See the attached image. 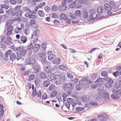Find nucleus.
I'll use <instances>...</instances> for the list:
<instances>
[{"instance_id":"nucleus-1","label":"nucleus","mask_w":121,"mask_h":121,"mask_svg":"<svg viewBox=\"0 0 121 121\" xmlns=\"http://www.w3.org/2000/svg\"><path fill=\"white\" fill-rule=\"evenodd\" d=\"M74 88L73 85L70 83H66L63 86V88L65 90H71Z\"/></svg>"},{"instance_id":"nucleus-2","label":"nucleus","mask_w":121,"mask_h":121,"mask_svg":"<svg viewBox=\"0 0 121 121\" xmlns=\"http://www.w3.org/2000/svg\"><path fill=\"white\" fill-rule=\"evenodd\" d=\"M55 83L57 85H59L61 82V77L60 75H55Z\"/></svg>"},{"instance_id":"nucleus-3","label":"nucleus","mask_w":121,"mask_h":121,"mask_svg":"<svg viewBox=\"0 0 121 121\" xmlns=\"http://www.w3.org/2000/svg\"><path fill=\"white\" fill-rule=\"evenodd\" d=\"M17 51L20 52L22 56H24L27 52V50L26 49H24L23 47H18Z\"/></svg>"},{"instance_id":"nucleus-4","label":"nucleus","mask_w":121,"mask_h":121,"mask_svg":"<svg viewBox=\"0 0 121 121\" xmlns=\"http://www.w3.org/2000/svg\"><path fill=\"white\" fill-rule=\"evenodd\" d=\"M23 13L22 10H20L17 12L14 11V12L13 13V14L14 16L16 15L17 18H20L22 16V14Z\"/></svg>"},{"instance_id":"nucleus-5","label":"nucleus","mask_w":121,"mask_h":121,"mask_svg":"<svg viewBox=\"0 0 121 121\" xmlns=\"http://www.w3.org/2000/svg\"><path fill=\"white\" fill-rule=\"evenodd\" d=\"M98 100V99L96 96L95 97L93 95L90 96L88 98V100L90 102H96Z\"/></svg>"},{"instance_id":"nucleus-6","label":"nucleus","mask_w":121,"mask_h":121,"mask_svg":"<svg viewBox=\"0 0 121 121\" xmlns=\"http://www.w3.org/2000/svg\"><path fill=\"white\" fill-rule=\"evenodd\" d=\"M40 30L38 29L35 30L33 32V34L32 35L31 38H33L35 37H38L40 34Z\"/></svg>"},{"instance_id":"nucleus-7","label":"nucleus","mask_w":121,"mask_h":121,"mask_svg":"<svg viewBox=\"0 0 121 121\" xmlns=\"http://www.w3.org/2000/svg\"><path fill=\"white\" fill-rule=\"evenodd\" d=\"M102 115H99L98 116L97 119L99 121H104L105 118L104 117H106L107 114L106 113H102Z\"/></svg>"},{"instance_id":"nucleus-8","label":"nucleus","mask_w":121,"mask_h":121,"mask_svg":"<svg viewBox=\"0 0 121 121\" xmlns=\"http://www.w3.org/2000/svg\"><path fill=\"white\" fill-rule=\"evenodd\" d=\"M33 68L34 72L37 73L39 71L40 67L39 64H36L33 66Z\"/></svg>"},{"instance_id":"nucleus-9","label":"nucleus","mask_w":121,"mask_h":121,"mask_svg":"<svg viewBox=\"0 0 121 121\" xmlns=\"http://www.w3.org/2000/svg\"><path fill=\"white\" fill-rule=\"evenodd\" d=\"M67 101L69 103H71L73 107H74L76 104L75 102V100L71 98H68L67 99Z\"/></svg>"},{"instance_id":"nucleus-10","label":"nucleus","mask_w":121,"mask_h":121,"mask_svg":"<svg viewBox=\"0 0 121 121\" xmlns=\"http://www.w3.org/2000/svg\"><path fill=\"white\" fill-rule=\"evenodd\" d=\"M35 60L34 59L31 58L28 60L27 63V64L32 65L35 64Z\"/></svg>"},{"instance_id":"nucleus-11","label":"nucleus","mask_w":121,"mask_h":121,"mask_svg":"<svg viewBox=\"0 0 121 121\" xmlns=\"http://www.w3.org/2000/svg\"><path fill=\"white\" fill-rule=\"evenodd\" d=\"M55 75H54L53 73L49 75L48 77V79L49 81H52L54 80L55 78Z\"/></svg>"},{"instance_id":"nucleus-12","label":"nucleus","mask_w":121,"mask_h":121,"mask_svg":"<svg viewBox=\"0 0 121 121\" xmlns=\"http://www.w3.org/2000/svg\"><path fill=\"white\" fill-rule=\"evenodd\" d=\"M111 9V8L109 4H104V10L105 11H110Z\"/></svg>"},{"instance_id":"nucleus-13","label":"nucleus","mask_w":121,"mask_h":121,"mask_svg":"<svg viewBox=\"0 0 121 121\" xmlns=\"http://www.w3.org/2000/svg\"><path fill=\"white\" fill-rule=\"evenodd\" d=\"M33 47L34 52H36L39 49L40 46L39 44H36L33 46Z\"/></svg>"},{"instance_id":"nucleus-14","label":"nucleus","mask_w":121,"mask_h":121,"mask_svg":"<svg viewBox=\"0 0 121 121\" xmlns=\"http://www.w3.org/2000/svg\"><path fill=\"white\" fill-rule=\"evenodd\" d=\"M67 8V6L62 5L60 6L58 8L59 10L61 12H63L66 10Z\"/></svg>"},{"instance_id":"nucleus-15","label":"nucleus","mask_w":121,"mask_h":121,"mask_svg":"<svg viewBox=\"0 0 121 121\" xmlns=\"http://www.w3.org/2000/svg\"><path fill=\"white\" fill-rule=\"evenodd\" d=\"M53 70V69H51V67L50 66L46 67L45 68V71L48 73H51L52 70Z\"/></svg>"},{"instance_id":"nucleus-16","label":"nucleus","mask_w":121,"mask_h":121,"mask_svg":"<svg viewBox=\"0 0 121 121\" xmlns=\"http://www.w3.org/2000/svg\"><path fill=\"white\" fill-rule=\"evenodd\" d=\"M60 17L61 19L65 20L68 19V17L66 16V15L64 13L60 14Z\"/></svg>"},{"instance_id":"nucleus-17","label":"nucleus","mask_w":121,"mask_h":121,"mask_svg":"<svg viewBox=\"0 0 121 121\" xmlns=\"http://www.w3.org/2000/svg\"><path fill=\"white\" fill-rule=\"evenodd\" d=\"M52 62L53 64H58L60 62V59L59 58H56L52 60Z\"/></svg>"},{"instance_id":"nucleus-18","label":"nucleus","mask_w":121,"mask_h":121,"mask_svg":"<svg viewBox=\"0 0 121 121\" xmlns=\"http://www.w3.org/2000/svg\"><path fill=\"white\" fill-rule=\"evenodd\" d=\"M16 58L15 54L14 53H11L10 56V58L11 60L13 61Z\"/></svg>"},{"instance_id":"nucleus-19","label":"nucleus","mask_w":121,"mask_h":121,"mask_svg":"<svg viewBox=\"0 0 121 121\" xmlns=\"http://www.w3.org/2000/svg\"><path fill=\"white\" fill-rule=\"evenodd\" d=\"M14 12V11H13V9L12 8H10L9 10L6 11V13L8 15H9L11 14L13 16H14V15L13 14Z\"/></svg>"},{"instance_id":"nucleus-20","label":"nucleus","mask_w":121,"mask_h":121,"mask_svg":"<svg viewBox=\"0 0 121 121\" xmlns=\"http://www.w3.org/2000/svg\"><path fill=\"white\" fill-rule=\"evenodd\" d=\"M56 57V55L54 54H49L48 56V59L49 60H51Z\"/></svg>"},{"instance_id":"nucleus-21","label":"nucleus","mask_w":121,"mask_h":121,"mask_svg":"<svg viewBox=\"0 0 121 121\" xmlns=\"http://www.w3.org/2000/svg\"><path fill=\"white\" fill-rule=\"evenodd\" d=\"M109 5L110 6L111 9L112 8L115 9L116 8V6L115 4L112 1H110L109 2Z\"/></svg>"},{"instance_id":"nucleus-22","label":"nucleus","mask_w":121,"mask_h":121,"mask_svg":"<svg viewBox=\"0 0 121 121\" xmlns=\"http://www.w3.org/2000/svg\"><path fill=\"white\" fill-rule=\"evenodd\" d=\"M104 10V8L103 7H99L97 9L96 11L98 13H101L103 12Z\"/></svg>"},{"instance_id":"nucleus-23","label":"nucleus","mask_w":121,"mask_h":121,"mask_svg":"<svg viewBox=\"0 0 121 121\" xmlns=\"http://www.w3.org/2000/svg\"><path fill=\"white\" fill-rule=\"evenodd\" d=\"M111 97L112 99H119L120 98L119 96L116 95L114 93L112 94L111 95Z\"/></svg>"},{"instance_id":"nucleus-24","label":"nucleus","mask_w":121,"mask_h":121,"mask_svg":"<svg viewBox=\"0 0 121 121\" xmlns=\"http://www.w3.org/2000/svg\"><path fill=\"white\" fill-rule=\"evenodd\" d=\"M77 2V0H75L72 3L69 5V7L70 8H75Z\"/></svg>"},{"instance_id":"nucleus-25","label":"nucleus","mask_w":121,"mask_h":121,"mask_svg":"<svg viewBox=\"0 0 121 121\" xmlns=\"http://www.w3.org/2000/svg\"><path fill=\"white\" fill-rule=\"evenodd\" d=\"M59 68L60 69L63 71H66L67 69V67L63 65H60L59 67Z\"/></svg>"},{"instance_id":"nucleus-26","label":"nucleus","mask_w":121,"mask_h":121,"mask_svg":"<svg viewBox=\"0 0 121 121\" xmlns=\"http://www.w3.org/2000/svg\"><path fill=\"white\" fill-rule=\"evenodd\" d=\"M117 91L115 89H113L112 90V92L116 94V95L119 96L121 94V90Z\"/></svg>"},{"instance_id":"nucleus-27","label":"nucleus","mask_w":121,"mask_h":121,"mask_svg":"<svg viewBox=\"0 0 121 121\" xmlns=\"http://www.w3.org/2000/svg\"><path fill=\"white\" fill-rule=\"evenodd\" d=\"M119 84L115 86V88L118 90H121V79L119 80Z\"/></svg>"},{"instance_id":"nucleus-28","label":"nucleus","mask_w":121,"mask_h":121,"mask_svg":"<svg viewBox=\"0 0 121 121\" xmlns=\"http://www.w3.org/2000/svg\"><path fill=\"white\" fill-rule=\"evenodd\" d=\"M21 41L23 42V43H25L27 41V38L25 36H21L20 38Z\"/></svg>"},{"instance_id":"nucleus-29","label":"nucleus","mask_w":121,"mask_h":121,"mask_svg":"<svg viewBox=\"0 0 121 121\" xmlns=\"http://www.w3.org/2000/svg\"><path fill=\"white\" fill-rule=\"evenodd\" d=\"M40 77L44 79H45L47 77L45 74L43 72H41L40 74Z\"/></svg>"},{"instance_id":"nucleus-30","label":"nucleus","mask_w":121,"mask_h":121,"mask_svg":"<svg viewBox=\"0 0 121 121\" xmlns=\"http://www.w3.org/2000/svg\"><path fill=\"white\" fill-rule=\"evenodd\" d=\"M108 73L107 71H103L101 72V75L102 76L105 77L108 76Z\"/></svg>"},{"instance_id":"nucleus-31","label":"nucleus","mask_w":121,"mask_h":121,"mask_svg":"<svg viewBox=\"0 0 121 121\" xmlns=\"http://www.w3.org/2000/svg\"><path fill=\"white\" fill-rule=\"evenodd\" d=\"M104 97L105 99H108L109 97L108 92L107 91H105L104 92Z\"/></svg>"},{"instance_id":"nucleus-32","label":"nucleus","mask_w":121,"mask_h":121,"mask_svg":"<svg viewBox=\"0 0 121 121\" xmlns=\"http://www.w3.org/2000/svg\"><path fill=\"white\" fill-rule=\"evenodd\" d=\"M57 93V91H52L50 95V97L53 98L55 97Z\"/></svg>"},{"instance_id":"nucleus-33","label":"nucleus","mask_w":121,"mask_h":121,"mask_svg":"<svg viewBox=\"0 0 121 121\" xmlns=\"http://www.w3.org/2000/svg\"><path fill=\"white\" fill-rule=\"evenodd\" d=\"M50 83L49 81L48 80L45 81L43 83L44 86L45 87H47L50 84Z\"/></svg>"},{"instance_id":"nucleus-34","label":"nucleus","mask_w":121,"mask_h":121,"mask_svg":"<svg viewBox=\"0 0 121 121\" xmlns=\"http://www.w3.org/2000/svg\"><path fill=\"white\" fill-rule=\"evenodd\" d=\"M46 56L43 57V58H41V63L43 64L47 63V61L46 59Z\"/></svg>"},{"instance_id":"nucleus-35","label":"nucleus","mask_w":121,"mask_h":121,"mask_svg":"<svg viewBox=\"0 0 121 121\" xmlns=\"http://www.w3.org/2000/svg\"><path fill=\"white\" fill-rule=\"evenodd\" d=\"M33 45L32 43H31L26 47V48L28 50L33 49Z\"/></svg>"},{"instance_id":"nucleus-36","label":"nucleus","mask_w":121,"mask_h":121,"mask_svg":"<svg viewBox=\"0 0 121 121\" xmlns=\"http://www.w3.org/2000/svg\"><path fill=\"white\" fill-rule=\"evenodd\" d=\"M21 6L20 5L17 6L13 8V10L16 12L18 10L19 11L21 8Z\"/></svg>"},{"instance_id":"nucleus-37","label":"nucleus","mask_w":121,"mask_h":121,"mask_svg":"<svg viewBox=\"0 0 121 121\" xmlns=\"http://www.w3.org/2000/svg\"><path fill=\"white\" fill-rule=\"evenodd\" d=\"M81 99L83 102H87V98L85 95H83L81 98Z\"/></svg>"},{"instance_id":"nucleus-38","label":"nucleus","mask_w":121,"mask_h":121,"mask_svg":"<svg viewBox=\"0 0 121 121\" xmlns=\"http://www.w3.org/2000/svg\"><path fill=\"white\" fill-rule=\"evenodd\" d=\"M38 14L41 17H43L44 14L43 12L41 10H39L38 11Z\"/></svg>"},{"instance_id":"nucleus-39","label":"nucleus","mask_w":121,"mask_h":121,"mask_svg":"<svg viewBox=\"0 0 121 121\" xmlns=\"http://www.w3.org/2000/svg\"><path fill=\"white\" fill-rule=\"evenodd\" d=\"M112 84L106 83L105 84V86L107 88H109L112 87Z\"/></svg>"},{"instance_id":"nucleus-40","label":"nucleus","mask_w":121,"mask_h":121,"mask_svg":"<svg viewBox=\"0 0 121 121\" xmlns=\"http://www.w3.org/2000/svg\"><path fill=\"white\" fill-rule=\"evenodd\" d=\"M88 12L87 11L85 12L83 14V16L84 18L86 19L88 18Z\"/></svg>"},{"instance_id":"nucleus-41","label":"nucleus","mask_w":121,"mask_h":121,"mask_svg":"<svg viewBox=\"0 0 121 121\" xmlns=\"http://www.w3.org/2000/svg\"><path fill=\"white\" fill-rule=\"evenodd\" d=\"M114 81L111 79V78H109V79L108 80L107 83L112 84L114 83Z\"/></svg>"},{"instance_id":"nucleus-42","label":"nucleus","mask_w":121,"mask_h":121,"mask_svg":"<svg viewBox=\"0 0 121 121\" xmlns=\"http://www.w3.org/2000/svg\"><path fill=\"white\" fill-rule=\"evenodd\" d=\"M12 23V21L11 20H9L7 22L6 24V26H10Z\"/></svg>"},{"instance_id":"nucleus-43","label":"nucleus","mask_w":121,"mask_h":121,"mask_svg":"<svg viewBox=\"0 0 121 121\" xmlns=\"http://www.w3.org/2000/svg\"><path fill=\"white\" fill-rule=\"evenodd\" d=\"M96 13V11L95 9H92L90 10V14L92 15H95V14Z\"/></svg>"},{"instance_id":"nucleus-44","label":"nucleus","mask_w":121,"mask_h":121,"mask_svg":"<svg viewBox=\"0 0 121 121\" xmlns=\"http://www.w3.org/2000/svg\"><path fill=\"white\" fill-rule=\"evenodd\" d=\"M29 17L30 18H33L34 19H36V16L35 15L32 14L29 15Z\"/></svg>"},{"instance_id":"nucleus-45","label":"nucleus","mask_w":121,"mask_h":121,"mask_svg":"<svg viewBox=\"0 0 121 121\" xmlns=\"http://www.w3.org/2000/svg\"><path fill=\"white\" fill-rule=\"evenodd\" d=\"M76 88L77 90L79 91L82 88V86L81 85H77L76 86Z\"/></svg>"},{"instance_id":"nucleus-46","label":"nucleus","mask_w":121,"mask_h":121,"mask_svg":"<svg viewBox=\"0 0 121 121\" xmlns=\"http://www.w3.org/2000/svg\"><path fill=\"white\" fill-rule=\"evenodd\" d=\"M94 15H92L89 14V16L88 17V18L90 19L91 20H93L96 19L95 17H94Z\"/></svg>"},{"instance_id":"nucleus-47","label":"nucleus","mask_w":121,"mask_h":121,"mask_svg":"<svg viewBox=\"0 0 121 121\" xmlns=\"http://www.w3.org/2000/svg\"><path fill=\"white\" fill-rule=\"evenodd\" d=\"M38 56L41 59L46 56L45 54L43 53H39L38 54Z\"/></svg>"},{"instance_id":"nucleus-48","label":"nucleus","mask_w":121,"mask_h":121,"mask_svg":"<svg viewBox=\"0 0 121 121\" xmlns=\"http://www.w3.org/2000/svg\"><path fill=\"white\" fill-rule=\"evenodd\" d=\"M33 91L32 95L33 96H35L37 95V92L36 91V89L35 88V89L33 90Z\"/></svg>"},{"instance_id":"nucleus-49","label":"nucleus","mask_w":121,"mask_h":121,"mask_svg":"<svg viewBox=\"0 0 121 121\" xmlns=\"http://www.w3.org/2000/svg\"><path fill=\"white\" fill-rule=\"evenodd\" d=\"M49 90L52 91L55 88V86L54 85H51L49 87Z\"/></svg>"},{"instance_id":"nucleus-50","label":"nucleus","mask_w":121,"mask_h":121,"mask_svg":"<svg viewBox=\"0 0 121 121\" xmlns=\"http://www.w3.org/2000/svg\"><path fill=\"white\" fill-rule=\"evenodd\" d=\"M41 48L44 50L46 49V45L44 43H43L41 44Z\"/></svg>"},{"instance_id":"nucleus-51","label":"nucleus","mask_w":121,"mask_h":121,"mask_svg":"<svg viewBox=\"0 0 121 121\" xmlns=\"http://www.w3.org/2000/svg\"><path fill=\"white\" fill-rule=\"evenodd\" d=\"M17 60H18L20 59L22 57V56L20 54L17 52Z\"/></svg>"},{"instance_id":"nucleus-52","label":"nucleus","mask_w":121,"mask_h":121,"mask_svg":"<svg viewBox=\"0 0 121 121\" xmlns=\"http://www.w3.org/2000/svg\"><path fill=\"white\" fill-rule=\"evenodd\" d=\"M76 110L78 112L81 111L83 110V109L82 108L79 107L76 108Z\"/></svg>"},{"instance_id":"nucleus-53","label":"nucleus","mask_w":121,"mask_h":121,"mask_svg":"<svg viewBox=\"0 0 121 121\" xmlns=\"http://www.w3.org/2000/svg\"><path fill=\"white\" fill-rule=\"evenodd\" d=\"M119 74V72L118 71H116L112 73L113 75L115 77H117Z\"/></svg>"},{"instance_id":"nucleus-54","label":"nucleus","mask_w":121,"mask_h":121,"mask_svg":"<svg viewBox=\"0 0 121 121\" xmlns=\"http://www.w3.org/2000/svg\"><path fill=\"white\" fill-rule=\"evenodd\" d=\"M99 49L98 48H94L92 49H91V50L89 51V53H92L93 52H94V51H95V50H97V49Z\"/></svg>"},{"instance_id":"nucleus-55","label":"nucleus","mask_w":121,"mask_h":121,"mask_svg":"<svg viewBox=\"0 0 121 121\" xmlns=\"http://www.w3.org/2000/svg\"><path fill=\"white\" fill-rule=\"evenodd\" d=\"M45 10L47 12H48L50 10V8L48 6H46L44 8Z\"/></svg>"},{"instance_id":"nucleus-56","label":"nucleus","mask_w":121,"mask_h":121,"mask_svg":"<svg viewBox=\"0 0 121 121\" xmlns=\"http://www.w3.org/2000/svg\"><path fill=\"white\" fill-rule=\"evenodd\" d=\"M35 77V75H30L29 77V80L30 81L33 80Z\"/></svg>"},{"instance_id":"nucleus-57","label":"nucleus","mask_w":121,"mask_h":121,"mask_svg":"<svg viewBox=\"0 0 121 121\" xmlns=\"http://www.w3.org/2000/svg\"><path fill=\"white\" fill-rule=\"evenodd\" d=\"M80 11L79 10H77L75 12V14L77 16H80Z\"/></svg>"},{"instance_id":"nucleus-58","label":"nucleus","mask_w":121,"mask_h":121,"mask_svg":"<svg viewBox=\"0 0 121 121\" xmlns=\"http://www.w3.org/2000/svg\"><path fill=\"white\" fill-rule=\"evenodd\" d=\"M53 23L55 25H58L60 24V22L59 21L57 20H55L53 22Z\"/></svg>"},{"instance_id":"nucleus-59","label":"nucleus","mask_w":121,"mask_h":121,"mask_svg":"<svg viewBox=\"0 0 121 121\" xmlns=\"http://www.w3.org/2000/svg\"><path fill=\"white\" fill-rule=\"evenodd\" d=\"M7 27H8L7 29V31H11L13 29V26H7Z\"/></svg>"},{"instance_id":"nucleus-60","label":"nucleus","mask_w":121,"mask_h":121,"mask_svg":"<svg viewBox=\"0 0 121 121\" xmlns=\"http://www.w3.org/2000/svg\"><path fill=\"white\" fill-rule=\"evenodd\" d=\"M30 26H32V25L33 24H35L36 22L35 20H30Z\"/></svg>"},{"instance_id":"nucleus-61","label":"nucleus","mask_w":121,"mask_h":121,"mask_svg":"<svg viewBox=\"0 0 121 121\" xmlns=\"http://www.w3.org/2000/svg\"><path fill=\"white\" fill-rule=\"evenodd\" d=\"M97 74H93L91 77V79L92 80H94L96 78Z\"/></svg>"},{"instance_id":"nucleus-62","label":"nucleus","mask_w":121,"mask_h":121,"mask_svg":"<svg viewBox=\"0 0 121 121\" xmlns=\"http://www.w3.org/2000/svg\"><path fill=\"white\" fill-rule=\"evenodd\" d=\"M10 48L11 49L14 50L16 51H17L18 50L17 49L18 47L16 48L15 47L14 45L11 46H10Z\"/></svg>"},{"instance_id":"nucleus-63","label":"nucleus","mask_w":121,"mask_h":121,"mask_svg":"<svg viewBox=\"0 0 121 121\" xmlns=\"http://www.w3.org/2000/svg\"><path fill=\"white\" fill-rule=\"evenodd\" d=\"M29 28H27L25 29L24 31V33L26 35H28L29 33V30L28 29Z\"/></svg>"},{"instance_id":"nucleus-64","label":"nucleus","mask_w":121,"mask_h":121,"mask_svg":"<svg viewBox=\"0 0 121 121\" xmlns=\"http://www.w3.org/2000/svg\"><path fill=\"white\" fill-rule=\"evenodd\" d=\"M40 80L38 78H35V83L36 84H38L40 83Z\"/></svg>"}]
</instances>
